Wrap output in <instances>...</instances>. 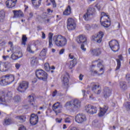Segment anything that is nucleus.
Returning <instances> with one entry per match:
<instances>
[{"mask_svg": "<svg viewBox=\"0 0 130 130\" xmlns=\"http://www.w3.org/2000/svg\"><path fill=\"white\" fill-rule=\"evenodd\" d=\"M5 15L4 10H2L0 11V22H4Z\"/></svg>", "mask_w": 130, "mask_h": 130, "instance_id": "34", "label": "nucleus"}, {"mask_svg": "<svg viewBox=\"0 0 130 130\" xmlns=\"http://www.w3.org/2000/svg\"><path fill=\"white\" fill-rule=\"evenodd\" d=\"M28 88H29V82L27 81H23L20 84L17 90L19 92L24 93Z\"/></svg>", "mask_w": 130, "mask_h": 130, "instance_id": "10", "label": "nucleus"}, {"mask_svg": "<svg viewBox=\"0 0 130 130\" xmlns=\"http://www.w3.org/2000/svg\"><path fill=\"white\" fill-rule=\"evenodd\" d=\"M85 28L86 29V30H90V29L91 28V26L89 24H86L85 25Z\"/></svg>", "mask_w": 130, "mask_h": 130, "instance_id": "55", "label": "nucleus"}, {"mask_svg": "<svg viewBox=\"0 0 130 130\" xmlns=\"http://www.w3.org/2000/svg\"><path fill=\"white\" fill-rule=\"evenodd\" d=\"M42 38L43 39H45V34H44V32H42Z\"/></svg>", "mask_w": 130, "mask_h": 130, "instance_id": "60", "label": "nucleus"}, {"mask_svg": "<svg viewBox=\"0 0 130 130\" xmlns=\"http://www.w3.org/2000/svg\"><path fill=\"white\" fill-rule=\"evenodd\" d=\"M27 51L29 53H34V51L32 50V48L30 45H28L26 49Z\"/></svg>", "mask_w": 130, "mask_h": 130, "instance_id": "44", "label": "nucleus"}, {"mask_svg": "<svg viewBox=\"0 0 130 130\" xmlns=\"http://www.w3.org/2000/svg\"><path fill=\"white\" fill-rule=\"evenodd\" d=\"M53 41L54 42L56 46H58V47L66 46L68 42L67 38L60 35L54 36L53 37Z\"/></svg>", "mask_w": 130, "mask_h": 130, "instance_id": "1", "label": "nucleus"}, {"mask_svg": "<svg viewBox=\"0 0 130 130\" xmlns=\"http://www.w3.org/2000/svg\"><path fill=\"white\" fill-rule=\"evenodd\" d=\"M47 51V49L46 48L43 49L40 54V56H42V57L45 56V55H46Z\"/></svg>", "mask_w": 130, "mask_h": 130, "instance_id": "42", "label": "nucleus"}, {"mask_svg": "<svg viewBox=\"0 0 130 130\" xmlns=\"http://www.w3.org/2000/svg\"><path fill=\"white\" fill-rule=\"evenodd\" d=\"M13 101L14 102L18 103V102H20V101H21V97L19 95H16L13 98Z\"/></svg>", "mask_w": 130, "mask_h": 130, "instance_id": "41", "label": "nucleus"}, {"mask_svg": "<svg viewBox=\"0 0 130 130\" xmlns=\"http://www.w3.org/2000/svg\"><path fill=\"white\" fill-rule=\"evenodd\" d=\"M92 90L94 92L95 94H97L98 95H99L100 93H101V89H99V87H100V85H97L96 83H92Z\"/></svg>", "mask_w": 130, "mask_h": 130, "instance_id": "18", "label": "nucleus"}, {"mask_svg": "<svg viewBox=\"0 0 130 130\" xmlns=\"http://www.w3.org/2000/svg\"><path fill=\"white\" fill-rule=\"evenodd\" d=\"M20 67H21V64L19 63H17L15 64V68L17 69V70H19V69H20Z\"/></svg>", "mask_w": 130, "mask_h": 130, "instance_id": "54", "label": "nucleus"}, {"mask_svg": "<svg viewBox=\"0 0 130 130\" xmlns=\"http://www.w3.org/2000/svg\"><path fill=\"white\" fill-rule=\"evenodd\" d=\"M3 58L4 59V60H6L7 58H9V56H3Z\"/></svg>", "mask_w": 130, "mask_h": 130, "instance_id": "63", "label": "nucleus"}, {"mask_svg": "<svg viewBox=\"0 0 130 130\" xmlns=\"http://www.w3.org/2000/svg\"><path fill=\"white\" fill-rule=\"evenodd\" d=\"M57 93V90H55L52 93L53 97H55V96L56 95V94Z\"/></svg>", "mask_w": 130, "mask_h": 130, "instance_id": "57", "label": "nucleus"}, {"mask_svg": "<svg viewBox=\"0 0 130 130\" xmlns=\"http://www.w3.org/2000/svg\"><path fill=\"white\" fill-rule=\"evenodd\" d=\"M3 78L8 83V84H12L15 81V76L12 74H7L3 76Z\"/></svg>", "mask_w": 130, "mask_h": 130, "instance_id": "13", "label": "nucleus"}, {"mask_svg": "<svg viewBox=\"0 0 130 130\" xmlns=\"http://www.w3.org/2000/svg\"><path fill=\"white\" fill-rule=\"evenodd\" d=\"M103 95L105 99L109 98L111 95V89L106 87L104 89Z\"/></svg>", "mask_w": 130, "mask_h": 130, "instance_id": "19", "label": "nucleus"}, {"mask_svg": "<svg viewBox=\"0 0 130 130\" xmlns=\"http://www.w3.org/2000/svg\"><path fill=\"white\" fill-rule=\"evenodd\" d=\"M37 122H38V116L35 115V114H31L30 118V123L32 125H35V124H37Z\"/></svg>", "mask_w": 130, "mask_h": 130, "instance_id": "14", "label": "nucleus"}, {"mask_svg": "<svg viewBox=\"0 0 130 130\" xmlns=\"http://www.w3.org/2000/svg\"><path fill=\"white\" fill-rule=\"evenodd\" d=\"M35 62H36V59H33L31 61V64H32V66H34V64H35Z\"/></svg>", "mask_w": 130, "mask_h": 130, "instance_id": "58", "label": "nucleus"}, {"mask_svg": "<svg viewBox=\"0 0 130 130\" xmlns=\"http://www.w3.org/2000/svg\"><path fill=\"white\" fill-rule=\"evenodd\" d=\"M70 130H80L79 128L76 127H73L71 128Z\"/></svg>", "mask_w": 130, "mask_h": 130, "instance_id": "64", "label": "nucleus"}, {"mask_svg": "<svg viewBox=\"0 0 130 130\" xmlns=\"http://www.w3.org/2000/svg\"><path fill=\"white\" fill-rule=\"evenodd\" d=\"M12 122V119L6 118L4 120L3 124L4 125H10V124H11Z\"/></svg>", "mask_w": 130, "mask_h": 130, "instance_id": "33", "label": "nucleus"}, {"mask_svg": "<svg viewBox=\"0 0 130 130\" xmlns=\"http://www.w3.org/2000/svg\"><path fill=\"white\" fill-rule=\"evenodd\" d=\"M124 106L127 109V110H130V103L127 102L124 104Z\"/></svg>", "mask_w": 130, "mask_h": 130, "instance_id": "46", "label": "nucleus"}, {"mask_svg": "<svg viewBox=\"0 0 130 130\" xmlns=\"http://www.w3.org/2000/svg\"><path fill=\"white\" fill-rule=\"evenodd\" d=\"M77 63V59L76 58H74V59L72 60H71L69 62L67 63V65L68 66L69 69L70 70H72L73 68H74L76 64Z\"/></svg>", "mask_w": 130, "mask_h": 130, "instance_id": "22", "label": "nucleus"}, {"mask_svg": "<svg viewBox=\"0 0 130 130\" xmlns=\"http://www.w3.org/2000/svg\"><path fill=\"white\" fill-rule=\"evenodd\" d=\"M91 54L93 55H95V56H98L101 54V49L100 48L94 49L91 51Z\"/></svg>", "mask_w": 130, "mask_h": 130, "instance_id": "27", "label": "nucleus"}, {"mask_svg": "<svg viewBox=\"0 0 130 130\" xmlns=\"http://www.w3.org/2000/svg\"><path fill=\"white\" fill-rule=\"evenodd\" d=\"M44 69L47 72H49V71H50V66H49V63H45Z\"/></svg>", "mask_w": 130, "mask_h": 130, "instance_id": "43", "label": "nucleus"}, {"mask_svg": "<svg viewBox=\"0 0 130 130\" xmlns=\"http://www.w3.org/2000/svg\"><path fill=\"white\" fill-rule=\"evenodd\" d=\"M8 66H9V63L6 62H1L0 63V71L1 72H7V69H8Z\"/></svg>", "mask_w": 130, "mask_h": 130, "instance_id": "21", "label": "nucleus"}, {"mask_svg": "<svg viewBox=\"0 0 130 130\" xmlns=\"http://www.w3.org/2000/svg\"><path fill=\"white\" fill-rule=\"evenodd\" d=\"M50 2L52 4L53 8H56V4L55 3V1L54 0H50Z\"/></svg>", "mask_w": 130, "mask_h": 130, "instance_id": "50", "label": "nucleus"}, {"mask_svg": "<svg viewBox=\"0 0 130 130\" xmlns=\"http://www.w3.org/2000/svg\"><path fill=\"white\" fill-rule=\"evenodd\" d=\"M75 120L77 123H83L87 120V117L84 114H78L75 116Z\"/></svg>", "mask_w": 130, "mask_h": 130, "instance_id": "8", "label": "nucleus"}, {"mask_svg": "<svg viewBox=\"0 0 130 130\" xmlns=\"http://www.w3.org/2000/svg\"><path fill=\"white\" fill-rule=\"evenodd\" d=\"M72 13L71 9V6H68L67 8L63 12V14L65 16H69V15H71V13Z\"/></svg>", "mask_w": 130, "mask_h": 130, "instance_id": "31", "label": "nucleus"}, {"mask_svg": "<svg viewBox=\"0 0 130 130\" xmlns=\"http://www.w3.org/2000/svg\"><path fill=\"white\" fill-rule=\"evenodd\" d=\"M13 13L14 18H23L24 17V14L21 10L13 11Z\"/></svg>", "mask_w": 130, "mask_h": 130, "instance_id": "23", "label": "nucleus"}, {"mask_svg": "<svg viewBox=\"0 0 130 130\" xmlns=\"http://www.w3.org/2000/svg\"><path fill=\"white\" fill-rule=\"evenodd\" d=\"M64 53V49H61L59 52V54H60V55H61V54H63Z\"/></svg>", "mask_w": 130, "mask_h": 130, "instance_id": "52", "label": "nucleus"}, {"mask_svg": "<svg viewBox=\"0 0 130 130\" xmlns=\"http://www.w3.org/2000/svg\"><path fill=\"white\" fill-rule=\"evenodd\" d=\"M27 37H26V35H23L22 37V43L21 44L22 45H26V42H27Z\"/></svg>", "mask_w": 130, "mask_h": 130, "instance_id": "39", "label": "nucleus"}, {"mask_svg": "<svg viewBox=\"0 0 130 130\" xmlns=\"http://www.w3.org/2000/svg\"><path fill=\"white\" fill-rule=\"evenodd\" d=\"M41 18L45 23H49V21H50L49 18H48V16H47V14L46 13H43L41 16Z\"/></svg>", "mask_w": 130, "mask_h": 130, "instance_id": "28", "label": "nucleus"}, {"mask_svg": "<svg viewBox=\"0 0 130 130\" xmlns=\"http://www.w3.org/2000/svg\"><path fill=\"white\" fill-rule=\"evenodd\" d=\"M12 96H13V93L12 91H9L7 92L6 94V96L5 95L0 96V102H6L7 101V99H11L12 98Z\"/></svg>", "mask_w": 130, "mask_h": 130, "instance_id": "16", "label": "nucleus"}, {"mask_svg": "<svg viewBox=\"0 0 130 130\" xmlns=\"http://www.w3.org/2000/svg\"><path fill=\"white\" fill-rule=\"evenodd\" d=\"M15 118L18 119L20 122H24L26 120V116L21 115V116H17Z\"/></svg>", "mask_w": 130, "mask_h": 130, "instance_id": "32", "label": "nucleus"}, {"mask_svg": "<svg viewBox=\"0 0 130 130\" xmlns=\"http://www.w3.org/2000/svg\"><path fill=\"white\" fill-rule=\"evenodd\" d=\"M81 49L82 51H83L84 52L86 50V48H85V45L83 44H81Z\"/></svg>", "mask_w": 130, "mask_h": 130, "instance_id": "49", "label": "nucleus"}, {"mask_svg": "<svg viewBox=\"0 0 130 130\" xmlns=\"http://www.w3.org/2000/svg\"><path fill=\"white\" fill-rule=\"evenodd\" d=\"M73 119H74V117L72 116H69V117L65 118L64 121L66 123H71Z\"/></svg>", "mask_w": 130, "mask_h": 130, "instance_id": "36", "label": "nucleus"}, {"mask_svg": "<svg viewBox=\"0 0 130 130\" xmlns=\"http://www.w3.org/2000/svg\"><path fill=\"white\" fill-rule=\"evenodd\" d=\"M82 94L83 95V97H86V90L83 89L82 90Z\"/></svg>", "mask_w": 130, "mask_h": 130, "instance_id": "59", "label": "nucleus"}, {"mask_svg": "<svg viewBox=\"0 0 130 130\" xmlns=\"http://www.w3.org/2000/svg\"><path fill=\"white\" fill-rule=\"evenodd\" d=\"M53 36V34L50 32L49 34V47L51 48L53 46V44H52V37Z\"/></svg>", "mask_w": 130, "mask_h": 130, "instance_id": "30", "label": "nucleus"}, {"mask_svg": "<svg viewBox=\"0 0 130 130\" xmlns=\"http://www.w3.org/2000/svg\"><path fill=\"white\" fill-rule=\"evenodd\" d=\"M110 48L114 52H116L119 50V44L117 40H113L109 42Z\"/></svg>", "mask_w": 130, "mask_h": 130, "instance_id": "6", "label": "nucleus"}, {"mask_svg": "<svg viewBox=\"0 0 130 130\" xmlns=\"http://www.w3.org/2000/svg\"><path fill=\"white\" fill-rule=\"evenodd\" d=\"M119 59H116L117 61V67L116 68V71H117L120 69V67H121V62H120V60H122L123 59V57H122V55H120L118 56Z\"/></svg>", "mask_w": 130, "mask_h": 130, "instance_id": "25", "label": "nucleus"}, {"mask_svg": "<svg viewBox=\"0 0 130 130\" xmlns=\"http://www.w3.org/2000/svg\"><path fill=\"white\" fill-rule=\"evenodd\" d=\"M28 102H29L30 105L32 106V107H34L35 106V102H34V97L33 95H30L28 97Z\"/></svg>", "mask_w": 130, "mask_h": 130, "instance_id": "29", "label": "nucleus"}, {"mask_svg": "<svg viewBox=\"0 0 130 130\" xmlns=\"http://www.w3.org/2000/svg\"><path fill=\"white\" fill-rule=\"evenodd\" d=\"M18 130H26L25 126L21 125L19 126Z\"/></svg>", "mask_w": 130, "mask_h": 130, "instance_id": "51", "label": "nucleus"}, {"mask_svg": "<svg viewBox=\"0 0 130 130\" xmlns=\"http://www.w3.org/2000/svg\"><path fill=\"white\" fill-rule=\"evenodd\" d=\"M68 106H73L74 111L78 110L81 107V102L79 100L75 99L73 101L70 102H68L65 105V107H68Z\"/></svg>", "mask_w": 130, "mask_h": 130, "instance_id": "3", "label": "nucleus"}, {"mask_svg": "<svg viewBox=\"0 0 130 130\" xmlns=\"http://www.w3.org/2000/svg\"><path fill=\"white\" fill-rule=\"evenodd\" d=\"M98 109V106H94L91 105H88L85 110L87 113H89V114H94L95 113H97V110Z\"/></svg>", "mask_w": 130, "mask_h": 130, "instance_id": "11", "label": "nucleus"}, {"mask_svg": "<svg viewBox=\"0 0 130 130\" xmlns=\"http://www.w3.org/2000/svg\"><path fill=\"white\" fill-rule=\"evenodd\" d=\"M62 82L63 84H64V86L66 87H68L69 86V78H70V75H69V73H65L62 76Z\"/></svg>", "mask_w": 130, "mask_h": 130, "instance_id": "15", "label": "nucleus"}, {"mask_svg": "<svg viewBox=\"0 0 130 130\" xmlns=\"http://www.w3.org/2000/svg\"><path fill=\"white\" fill-rule=\"evenodd\" d=\"M107 110H108V107H107V106H105V107L103 108L100 107V113H99V116H103V115L106 113Z\"/></svg>", "mask_w": 130, "mask_h": 130, "instance_id": "26", "label": "nucleus"}, {"mask_svg": "<svg viewBox=\"0 0 130 130\" xmlns=\"http://www.w3.org/2000/svg\"><path fill=\"white\" fill-rule=\"evenodd\" d=\"M8 44L9 45H10V51H11V52H14V47H13V42H9L8 43Z\"/></svg>", "mask_w": 130, "mask_h": 130, "instance_id": "48", "label": "nucleus"}, {"mask_svg": "<svg viewBox=\"0 0 130 130\" xmlns=\"http://www.w3.org/2000/svg\"><path fill=\"white\" fill-rule=\"evenodd\" d=\"M42 0H31V3L34 9H38L41 5Z\"/></svg>", "mask_w": 130, "mask_h": 130, "instance_id": "24", "label": "nucleus"}, {"mask_svg": "<svg viewBox=\"0 0 130 130\" xmlns=\"http://www.w3.org/2000/svg\"><path fill=\"white\" fill-rule=\"evenodd\" d=\"M83 78H84V75L83 74H80L79 76V79L80 81H83Z\"/></svg>", "mask_w": 130, "mask_h": 130, "instance_id": "53", "label": "nucleus"}, {"mask_svg": "<svg viewBox=\"0 0 130 130\" xmlns=\"http://www.w3.org/2000/svg\"><path fill=\"white\" fill-rule=\"evenodd\" d=\"M102 71H103V72L101 74H98V72H97V71H92L91 75H93V76H95V75H98V76H100V75H103V73H104V69H103V68L100 69V72H102Z\"/></svg>", "mask_w": 130, "mask_h": 130, "instance_id": "35", "label": "nucleus"}, {"mask_svg": "<svg viewBox=\"0 0 130 130\" xmlns=\"http://www.w3.org/2000/svg\"><path fill=\"white\" fill-rule=\"evenodd\" d=\"M15 53L16 55H17V57L19 58H21L23 56V53H22V52L18 51V52H15Z\"/></svg>", "mask_w": 130, "mask_h": 130, "instance_id": "45", "label": "nucleus"}, {"mask_svg": "<svg viewBox=\"0 0 130 130\" xmlns=\"http://www.w3.org/2000/svg\"><path fill=\"white\" fill-rule=\"evenodd\" d=\"M77 27V24L74 19L70 18H68L67 20V28L69 31L75 30Z\"/></svg>", "mask_w": 130, "mask_h": 130, "instance_id": "7", "label": "nucleus"}, {"mask_svg": "<svg viewBox=\"0 0 130 130\" xmlns=\"http://www.w3.org/2000/svg\"><path fill=\"white\" fill-rule=\"evenodd\" d=\"M120 88L122 90H126V83L124 81H121L120 82Z\"/></svg>", "mask_w": 130, "mask_h": 130, "instance_id": "37", "label": "nucleus"}, {"mask_svg": "<svg viewBox=\"0 0 130 130\" xmlns=\"http://www.w3.org/2000/svg\"><path fill=\"white\" fill-rule=\"evenodd\" d=\"M17 0H7L6 2V5L7 8H14L17 4Z\"/></svg>", "mask_w": 130, "mask_h": 130, "instance_id": "17", "label": "nucleus"}, {"mask_svg": "<svg viewBox=\"0 0 130 130\" xmlns=\"http://www.w3.org/2000/svg\"><path fill=\"white\" fill-rule=\"evenodd\" d=\"M87 41V38L85 35H80L77 38V42L78 43H85Z\"/></svg>", "mask_w": 130, "mask_h": 130, "instance_id": "20", "label": "nucleus"}, {"mask_svg": "<svg viewBox=\"0 0 130 130\" xmlns=\"http://www.w3.org/2000/svg\"><path fill=\"white\" fill-rule=\"evenodd\" d=\"M104 36V33L102 31H100L97 35H95L92 36L91 40L95 41L97 43H101Z\"/></svg>", "mask_w": 130, "mask_h": 130, "instance_id": "9", "label": "nucleus"}, {"mask_svg": "<svg viewBox=\"0 0 130 130\" xmlns=\"http://www.w3.org/2000/svg\"><path fill=\"white\" fill-rule=\"evenodd\" d=\"M109 16L108 15L104 12H102L101 14V25L106 28H108L110 26V21L109 20Z\"/></svg>", "mask_w": 130, "mask_h": 130, "instance_id": "2", "label": "nucleus"}, {"mask_svg": "<svg viewBox=\"0 0 130 130\" xmlns=\"http://www.w3.org/2000/svg\"><path fill=\"white\" fill-rule=\"evenodd\" d=\"M69 58L70 59H74V58H75V57H74V55L72 54H69Z\"/></svg>", "mask_w": 130, "mask_h": 130, "instance_id": "56", "label": "nucleus"}, {"mask_svg": "<svg viewBox=\"0 0 130 130\" xmlns=\"http://www.w3.org/2000/svg\"><path fill=\"white\" fill-rule=\"evenodd\" d=\"M0 84L1 86H7V85H9V83L7 82L5 79H4V76H2V79L0 81Z\"/></svg>", "mask_w": 130, "mask_h": 130, "instance_id": "38", "label": "nucleus"}, {"mask_svg": "<svg viewBox=\"0 0 130 130\" xmlns=\"http://www.w3.org/2000/svg\"><path fill=\"white\" fill-rule=\"evenodd\" d=\"M61 109V105H60V103L59 102H57L52 106V110L55 112L56 115H57L58 113H60Z\"/></svg>", "mask_w": 130, "mask_h": 130, "instance_id": "12", "label": "nucleus"}, {"mask_svg": "<svg viewBox=\"0 0 130 130\" xmlns=\"http://www.w3.org/2000/svg\"><path fill=\"white\" fill-rule=\"evenodd\" d=\"M95 14H96L95 8L90 7L87 9V12L83 15V18L85 21H89L95 16Z\"/></svg>", "mask_w": 130, "mask_h": 130, "instance_id": "4", "label": "nucleus"}, {"mask_svg": "<svg viewBox=\"0 0 130 130\" xmlns=\"http://www.w3.org/2000/svg\"><path fill=\"white\" fill-rule=\"evenodd\" d=\"M95 61L98 62V67L99 68L101 66H102V63L103 62V61L102 60H100V59H99L98 60H96Z\"/></svg>", "mask_w": 130, "mask_h": 130, "instance_id": "47", "label": "nucleus"}, {"mask_svg": "<svg viewBox=\"0 0 130 130\" xmlns=\"http://www.w3.org/2000/svg\"><path fill=\"white\" fill-rule=\"evenodd\" d=\"M13 54L11 55V58L13 59V60H17V59H19L17 54H16V52H13Z\"/></svg>", "mask_w": 130, "mask_h": 130, "instance_id": "40", "label": "nucleus"}, {"mask_svg": "<svg viewBox=\"0 0 130 130\" xmlns=\"http://www.w3.org/2000/svg\"><path fill=\"white\" fill-rule=\"evenodd\" d=\"M1 46H4V45H6V42L3 41L0 44Z\"/></svg>", "mask_w": 130, "mask_h": 130, "instance_id": "62", "label": "nucleus"}, {"mask_svg": "<svg viewBox=\"0 0 130 130\" xmlns=\"http://www.w3.org/2000/svg\"><path fill=\"white\" fill-rule=\"evenodd\" d=\"M56 122H58V123H60L61 122V119H59L58 118L56 119Z\"/></svg>", "mask_w": 130, "mask_h": 130, "instance_id": "61", "label": "nucleus"}, {"mask_svg": "<svg viewBox=\"0 0 130 130\" xmlns=\"http://www.w3.org/2000/svg\"><path fill=\"white\" fill-rule=\"evenodd\" d=\"M36 76L39 80H41L42 81H47V73L42 69H38L36 71Z\"/></svg>", "mask_w": 130, "mask_h": 130, "instance_id": "5", "label": "nucleus"}]
</instances>
